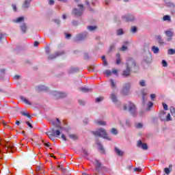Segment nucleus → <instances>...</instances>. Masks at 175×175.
I'll return each mask as SVG.
<instances>
[{
	"label": "nucleus",
	"mask_w": 175,
	"mask_h": 175,
	"mask_svg": "<svg viewBox=\"0 0 175 175\" xmlns=\"http://www.w3.org/2000/svg\"><path fill=\"white\" fill-rule=\"evenodd\" d=\"M92 133L94 136L103 137V139H105L106 140H108V142H111V138L107 136V132H106V129L104 128L97 129L96 131H92Z\"/></svg>",
	"instance_id": "1"
},
{
	"label": "nucleus",
	"mask_w": 175,
	"mask_h": 175,
	"mask_svg": "<svg viewBox=\"0 0 175 175\" xmlns=\"http://www.w3.org/2000/svg\"><path fill=\"white\" fill-rule=\"evenodd\" d=\"M77 6L79 9L75 8L72 10V13L77 17H80V16H83V13H84V5H83V4H78Z\"/></svg>",
	"instance_id": "2"
},
{
	"label": "nucleus",
	"mask_w": 175,
	"mask_h": 175,
	"mask_svg": "<svg viewBox=\"0 0 175 175\" xmlns=\"http://www.w3.org/2000/svg\"><path fill=\"white\" fill-rule=\"evenodd\" d=\"M126 65L128 69L132 70V69H135V68H136V62H135V59L133 58L129 57L126 59Z\"/></svg>",
	"instance_id": "3"
},
{
	"label": "nucleus",
	"mask_w": 175,
	"mask_h": 175,
	"mask_svg": "<svg viewBox=\"0 0 175 175\" xmlns=\"http://www.w3.org/2000/svg\"><path fill=\"white\" fill-rule=\"evenodd\" d=\"M122 18L124 21L126 23H132L133 21H136V17L133 14H126L122 16Z\"/></svg>",
	"instance_id": "4"
},
{
	"label": "nucleus",
	"mask_w": 175,
	"mask_h": 175,
	"mask_svg": "<svg viewBox=\"0 0 175 175\" xmlns=\"http://www.w3.org/2000/svg\"><path fill=\"white\" fill-rule=\"evenodd\" d=\"M129 112L131 116H133V117H136V105H135L132 102H129Z\"/></svg>",
	"instance_id": "5"
},
{
	"label": "nucleus",
	"mask_w": 175,
	"mask_h": 175,
	"mask_svg": "<svg viewBox=\"0 0 175 175\" xmlns=\"http://www.w3.org/2000/svg\"><path fill=\"white\" fill-rule=\"evenodd\" d=\"M88 35V33L86 31L77 34L73 40L74 42H81L82 40H84L85 38H87Z\"/></svg>",
	"instance_id": "6"
},
{
	"label": "nucleus",
	"mask_w": 175,
	"mask_h": 175,
	"mask_svg": "<svg viewBox=\"0 0 175 175\" xmlns=\"http://www.w3.org/2000/svg\"><path fill=\"white\" fill-rule=\"evenodd\" d=\"M105 166L102 165V163H100V161L98 159H95V170L96 172H98V173H100V171L102 169H105Z\"/></svg>",
	"instance_id": "7"
},
{
	"label": "nucleus",
	"mask_w": 175,
	"mask_h": 175,
	"mask_svg": "<svg viewBox=\"0 0 175 175\" xmlns=\"http://www.w3.org/2000/svg\"><path fill=\"white\" fill-rule=\"evenodd\" d=\"M129 90H131V83H125L122 90V95H128L129 94Z\"/></svg>",
	"instance_id": "8"
},
{
	"label": "nucleus",
	"mask_w": 175,
	"mask_h": 175,
	"mask_svg": "<svg viewBox=\"0 0 175 175\" xmlns=\"http://www.w3.org/2000/svg\"><path fill=\"white\" fill-rule=\"evenodd\" d=\"M51 94L55 98V99H59L60 98H65V96H66V94L61 92L54 91V92H52Z\"/></svg>",
	"instance_id": "9"
},
{
	"label": "nucleus",
	"mask_w": 175,
	"mask_h": 175,
	"mask_svg": "<svg viewBox=\"0 0 175 175\" xmlns=\"http://www.w3.org/2000/svg\"><path fill=\"white\" fill-rule=\"evenodd\" d=\"M5 149L7 152H14V151H16V146L12 143H8L7 146H5Z\"/></svg>",
	"instance_id": "10"
},
{
	"label": "nucleus",
	"mask_w": 175,
	"mask_h": 175,
	"mask_svg": "<svg viewBox=\"0 0 175 175\" xmlns=\"http://www.w3.org/2000/svg\"><path fill=\"white\" fill-rule=\"evenodd\" d=\"M164 33L168 38L167 39V42H170V40H172V39H173V36H174V32L171 30H166L164 31Z\"/></svg>",
	"instance_id": "11"
},
{
	"label": "nucleus",
	"mask_w": 175,
	"mask_h": 175,
	"mask_svg": "<svg viewBox=\"0 0 175 175\" xmlns=\"http://www.w3.org/2000/svg\"><path fill=\"white\" fill-rule=\"evenodd\" d=\"M64 54V51H57L54 54H51L48 57V59H54L57 58V57H59V55H62Z\"/></svg>",
	"instance_id": "12"
},
{
	"label": "nucleus",
	"mask_w": 175,
	"mask_h": 175,
	"mask_svg": "<svg viewBox=\"0 0 175 175\" xmlns=\"http://www.w3.org/2000/svg\"><path fill=\"white\" fill-rule=\"evenodd\" d=\"M137 147L139 148H142V150H148V146L147 145V144L144 143L143 144V142H142V140H139L137 144Z\"/></svg>",
	"instance_id": "13"
},
{
	"label": "nucleus",
	"mask_w": 175,
	"mask_h": 175,
	"mask_svg": "<svg viewBox=\"0 0 175 175\" xmlns=\"http://www.w3.org/2000/svg\"><path fill=\"white\" fill-rule=\"evenodd\" d=\"M96 144L99 151H100L102 152V154H105V148H103V145H102V142H100V141L97 139L96 141Z\"/></svg>",
	"instance_id": "14"
},
{
	"label": "nucleus",
	"mask_w": 175,
	"mask_h": 175,
	"mask_svg": "<svg viewBox=\"0 0 175 175\" xmlns=\"http://www.w3.org/2000/svg\"><path fill=\"white\" fill-rule=\"evenodd\" d=\"M131 70H132L126 67V69L122 71V76L123 77H129L131 76Z\"/></svg>",
	"instance_id": "15"
},
{
	"label": "nucleus",
	"mask_w": 175,
	"mask_h": 175,
	"mask_svg": "<svg viewBox=\"0 0 175 175\" xmlns=\"http://www.w3.org/2000/svg\"><path fill=\"white\" fill-rule=\"evenodd\" d=\"M31 2H32V0H25L22 5L23 9H28L29 5H31Z\"/></svg>",
	"instance_id": "16"
},
{
	"label": "nucleus",
	"mask_w": 175,
	"mask_h": 175,
	"mask_svg": "<svg viewBox=\"0 0 175 175\" xmlns=\"http://www.w3.org/2000/svg\"><path fill=\"white\" fill-rule=\"evenodd\" d=\"M114 151L118 157H123L124 156V151L120 150L117 146L114 147Z\"/></svg>",
	"instance_id": "17"
},
{
	"label": "nucleus",
	"mask_w": 175,
	"mask_h": 175,
	"mask_svg": "<svg viewBox=\"0 0 175 175\" xmlns=\"http://www.w3.org/2000/svg\"><path fill=\"white\" fill-rule=\"evenodd\" d=\"M77 72H79V68L71 67L68 70V75L77 73Z\"/></svg>",
	"instance_id": "18"
},
{
	"label": "nucleus",
	"mask_w": 175,
	"mask_h": 175,
	"mask_svg": "<svg viewBox=\"0 0 175 175\" xmlns=\"http://www.w3.org/2000/svg\"><path fill=\"white\" fill-rule=\"evenodd\" d=\"M110 99L112 100V102L113 103H117V102H118V99L117 98V96L114 93H112L111 94Z\"/></svg>",
	"instance_id": "19"
},
{
	"label": "nucleus",
	"mask_w": 175,
	"mask_h": 175,
	"mask_svg": "<svg viewBox=\"0 0 175 175\" xmlns=\"http://www.w3.org/2000/svg\"><path fill=\"white\" fill-rule=\"evenodd\" d=\"M21 31L23 32V33H26L27 24H25V23H23L21 25Z\"/></svg>",
	"instance_id": "20"
},
{
	"label": "nucleus",
	"mask_w": 175,
	"mask_h": 175,
	"mask_svg": "<svg viewBox=\"0 0 175 175\" xmlns=\"http://www.w3.org/2000/svg\"><path fill=\"white\" fill-rule=\"evenodd\" d=\"M21 100H22V102H24V103H25L26 105H29V106L32 105V103L24 96H21Z\"/></svg>",
	"instance_id": "21"
},
{
	"label": "nucleus",
	"mask_w": 175,
	"mask_h": 175,
	"mask_svg": "<svg viewBox=\"0 0 175 175\" xmlns=\"http://www.w3.org/2000/svg\"><path fill=\"white\" fill-rule=\"evenodd\" d=\"M141 94L142 95V104L146 105V102L147 100L146 96H147V93H146L144 91H142Z\"/></svg>",
	"instance_id": "22"
},
{
	"label": "nucleus",
	"mask_w": 175,
	"mask_h": 175,
	"mask_svg": "<svg viewBox=\"0 0 175 175\" xmlns=\"http://www.w3.org/2000/svg\"><path fill=\"white\" fill-rule=\"evenodd\" d=\"M79 91H81L82 92H90V91H92V89L86 87H81L79 88Z\"/></svg>",
	"instance_id": "23"
},
{
	"label": "nucleus",
	"mask_w": 175,
	"mask_h": 175,
	"mask_svg": "<svg viewBox=\"0 0 175 175\" xmlns=\"http://www.w3.org/2000/svg\"><path fill=\"white\" fill-rule=\"evenodd\" d=\"M157 40L158 41L159 44H163V43H165V41L163 40V39H162L161 35L157 36Z\"/></svg>",
	"instance_id": "24"
},
{
	"label": "nucleus",
	"mask_w": 175,
	"mask_h": 175,
	"mask_svg": "<svg viewBox=\"0 0 175 175\" xmlns=\"http://www.w3.org/2000/svg\"><path fill=\"white\" fill-rule=\"evenodd\" d=\"M52 131L53 132V137H58L59 135H61V131L59 130H54V129H52Z\"/></svg>",
	"instance_id": "25"
},
{
	"label": "nucleus",
	"mask_w": 175,
	"mask_h": 175,
	"mask_svg": "<svg viewBox=\"0 0 175 175\" xmlns=\"http://www.w3.org/2000/svg\"><path fill=\"white\" fill-rule=\"evenodd\" d=\"M95 124H96V125H100L103 126H106L107 125L106 122L102 120H95Z\"/></svg>",
	"instance_id": "26"
},
{
	"label": "nucleus",
	"mask_w": 175,
	"mask_h": 175,
	"mask_svg": "<svg viewBox=\"0 0 175 175\" xmlns=\"http://www.w3.org/2000/svg\"><path fill=\"white\" fill-rule=\"evenodd\" d=\"M38 91H49V88L45 85H39L38 86Z\"/></svg>",
	"instance_id": "27"
},
{
	"label": "nucleus",
	"mask_w": 175,
	"mask_h": 175,
	"mask_svg": "<svg viewBox=\"0 0 175 175\" xmlns=\"http://www.w3.org/2000/svg\"><path fill=\"white\" fill-rule=\"evenodd\" d=\"M165 114H166V112H165L164 111H161L159 113V118L161 120V121H165Z\"/></svg>",
	"instance_id": "28"
},
{
	"label": "nucleus",
	"mask_w": 175,
	"mask_h": 175,
	"mask_svg": "<svg viewBox=\"0 0 175 175\" xmlns=\"http://www.w3.org/2000/svg\"><path fill=\"white\" fill-rule=\"evenodd\" d=\"M46 135H47V136H49V139H51V140H54L53 129H51V131H47L46 133Z\"/></svg>",
	"instance_id": "29"
},
{
	"label": "nucleus",
	"mask_w": 175,
	"mask_h": 175,
	"mask_svg": "<svg viewBox=\"0 0 175 175\" xmlns=\"http://www.w3.org/2000/svg\"><path fill=\"white\" fill-rule=\"evenodd\" d=\"M24 19H25L24 16H20L16 19H14L13 21L14 23H23V21H24Z\"/></svg>",
	"instance_id": "30"
},
{
	"label": "nucleus",
	"mask_w": 175,
	"mask_h": 175,
	"mask_svg": "<svg viewBox=\"0 0 175 175\" xmlns=\"http://www.w3.org/2000/svg\"><path fill=\"white\" fill-rule=\"evenodd\" d=\"M152 51L154 53V54H158V53H159V48L156 46H152Z\"/></svg>",
	"instance_id": "31"
},
{
	"label": "nucleus",
	"mask_w": 175,
	"mask_h": 175,
	"mask_svg": "<svg viewBox=\"0 0 175 175\" xmlns=\"http://www.w3.org/2000/svg\"><path fill=\"white\" fill-rule=\"evenodd\" d=\"M163 21H168V23L172 22V18L170 15H165L163 18Z\"/></svg>",
	"instance_id": "32"
},
{
	"label": "nucleus",
	"mask_w": 175,
	"mask_h": 175,
	"mask_svg": "<svg viewBox=\"0 0 175 175\" xmlns=\"http://www.w3.org/2000/svg\"><path fill=\"white\" fill-rule=\"evenodd\" d=\"M120 53L116 54V65H120L121 64V59L120 58Z\"/></svg>",
	"instance_id": "33"
},
{
	"label": "nucleus",
	"mask_w": 175,
	"mask_h": 175,
	"mask_svg": "<svg viewBox=\"0 0 175 175\" xmlns=\"http://www.w3.org/2000/svg\"><path fill=\"white\" fill-rule=\"evenodd\" d=\"M56 121H57V122H58V124H56L55 122H53V124L55 125V126H56V128H61V121L59 120V119L56 118Z\"/></svg>",
	"instance_id": "34"
},
{
	"label": "nucleus",
	"mask_w": 175,
	"mask_h": 175,
	"mask_svg": "<svg viewBox=\"0 0 175 175\" xmlns=\"http://www.w3.org/2000/svg\"><path fill=\"white\" fill-rule=\"evenodd\" d=\"M58 168L62 170V172L64 173V174H66V169L64 167L63 165H59Z\"/></svg>",
	"instance_id": "35"
},
{
	"label": "nucleus",
	"mask_w": 175,
	"mask_h": 175,
	"mask_svg": "<svg viewBox=\"0 0 175 175\" xmlns=\"http://www.w3.org/2000/svg\"><path fill=\"white\" fill-rule=\"evenodd\" d=\"M110 132L115 136L118 135V130H117L116 128H112Z\"/></svg>",
	"instance_id": "36"
},
{
	"label": "nucleus",
	"mask_w": 175,
	"mask_h": 175,
	"mask_svg": "<svg viewBox=\"0 0 175 175\" xmlns=\"http://www.w3.org/2000/svg\"><path fill=\"white\" fill-rule=\"evenodd\" d=\"M116 35L118 36H121V35H124V30L122 29H119L116 31Z\"/></svg>",
	"instance_id": "37"
},
{
	"label": "nucleus",
	"mask_w": 175,
	"mask_h": 175,
	"mask_svg": "<svg viewBox=\"0 0 175 175\" xmlns=\"http://www.w3.org/2000/svg\"><path fill=\"white\" fill-rule=\"evenodd\" d=\"M21 114H22V116H24L25 117H27V118H32V116H31V115H29V113L27 112L21 111Z\"/></svg>",
	"instance_id": "38"
},
{
	"label": "nucleus",
	"mask_w": 175,
	"mask_h": 175,
	"mask_svg": "<svg viewBox=\"0 0 175 175\" xmlns=\"http://www.w3.org/2000/svg\"><path fill=\"white\" fill-rule=\"evenodd\" d=\"M31 122H33L32 119H31V118L29 119V121H26L27 125L29 128L32 129V128H33V126L32 125V124H31Z\"/></svg>",
	"instance_id": "39"
},
{
	"label": "nucleus",
	"mask_w": 175,
	"mask_h": 175,
	"mask_svg": "<svg viewBox=\"0 0 175 175\" xmlns=\"http://www.w3.org/2000/svg\"><path fill=\"white\" fill-rule=\"evenodd\" d=\"M70 139H72V140H77L78 137L77 135L75 134H70L69 135Z\"/></svg>",
	"instance_id": "40"
},
{
	"label": "nucleus",
	"mask_w": 175,
	"mask_h": 175,
	"mask_svg": "<svg viewBox=\"0 0 175 175\" xmlns=\"http://www.w3.org/2000/svg\"><path fill=\"white\" fill-rule=\"evenodd\" d=\"M82 151L84 158H87V157H88V152L87 151V149H84L83 148H82Z\"/></svg>",
	"instance_id": "41"
},
{
	"label": "nucleus",
	"mask_w": 175,
	"mask_h": 175,
	"mask_svg": "<svg viewBox=\"0 0 175 175\" xmlns=\"http://www.w3.org/2000/svg\"><path fill=\"white\" fill-rule=\"evenodd\" d=\"M105 73L107 77H109V76H111V75H113L112 72L110 70H106L105 71Z\"/></svg>",
	"instance_id": "42"
},
{
	"label": "nucleus",
	"mask_w": 175,
	"mask_h": 175,
	"mask_svg": "<svg viewBox=\"0 0 175 175\" xmlns=\"http://www.w3.org/2000/svg\"><path fill=\"white\" fill-rule=\"evenodd\" d=\"M131 31L132 32V33H136V32H137V27L136 26L132 27L131 29Z\"/></svg>",
	"instance_id": "43"
},
{
	"label": "nucleus",
	"mask_w": 175,
	"mask_h": 175,
	"mask_svg": "<svg viewBox=\"0 0 175 175\" xmlns=\"http://www.w3.org/2000/svg\"><path fill=\"white\" fill-rule=\"evenodd\" d=\"M88 29L90 31H95V29H96V26H88Z\"/></svg>",
	"instance_id": "44"
},
{
	"label": "nucleus",
	"mask_w": 175,
	"mask_h": 175,
	"mask_svg": "<svg viewBox=\"0 0 175 175\" xmlns=\"http://www.w3.org/2000/svg\"><path fill=\"white\" fill-rule=\"evenodd\" d=\"M170 112L172 116L175 118V108L174 107H170Z\"/></svg>",
	"instance_id": "45"
},
{
	"label": "nucleus",
	"mask_w": 175,
	"mask_h": 175,
	"mask_svg": "<svg viewBox=\"0 0 175 175\" xmlns=\"http://www.w3.org/2000/svg\"><path fill=\"white\" fill-rule=\"evenodd\" d=\"M139 85L141 87H146V81L145 80H141L139 81Z\"/></svg>",
	"instance_id": "46"
},
{
	"label": "nucleus",
	"mask_w": 175,
	"mask_h": 175,
	"mask_svg": "<svg viewBox=\"0 0 175 175\" xmlns=\"http://www.w3.org/2000/svg\"><path fill=\"white\" fill-rule=\"evenodd\" d=\"M161 65L164 67L166 68V66H167V62H166V60L163 59L161 62Z\"/></svg>",
	"instance_id": "47"
},
{
	"label": "nucleus",
	"mask_w": 175,
	"mask_h": 175,
	"mask_svg": "<svg viewBox=\"0 0 175 175\" xmlns=\"http://www.w3.org/2000/svg\"><path fill=\"white\" fill-rule=\"evenodd\" d=\"M164 172H165V174H167V175L170 174V169L169 167H165L164 169Z\"/></svg>",
	"instance_id": "48"
},
{
	"label": "nucleus",
	"mask_w": 175,
	"mask_h": 175,
	"mask_svg": "<svg viewBox=\"0 0 175 175\" xmlns=\"http://www.w3.org/2000/svg\"><path fill=\"white\" fill-rule=\"evenodd\" d=\"M103 100V97H98L96 98V103H99Z\"/></svg>",
	"instance_id": "49"
},
{
	"label": "nucleus",
	"mask_w": 175,
	"mask_h": 175,
	"mask_svg": "<svg viewBox=\"0 0 175 175\" xmlns=\"http://www.w3.org/2000/svg\"><path fill=\"white\" fill-rule=\"evenodd\" d=\"M154 106V103L151 101H149L148 104V110H149L150 109H151V107Z\"/></svg>",
	"instance_id": "50"
},
{
	"label": "nucleus",
	"mask_w": 175,
	"mask_h": 175,
	"mask_svg": "<svg viewBox=\"0 0 175 175\" xmlns=\"http://www.w3.org/2000/svg\"><path fill=\"white\" fill-rule=\"evenodd\" d=\"M116 47V45L114 44H111L110 46H109V53H111V51H113V49H114Z\"/></svg>",
	"instance_id": "51"
},
{
	"label": "nucleus",
	"mask_w": 175,
	"mask_h": 175,
	"mask_svg": "<svg viewBox=\"0 0 175 175\" xmlns=\"http://www.w3.org/2000/svg\"><path fill=\"white\" fill-rule=\"evenodd\" d=\"M165 121H172V116L170 113H168L166 116Z\"/></svg>",
	"instance_id": "52"
},
{
	"label": "nucleus",
	"mask_w": 175,
	"mask_h": 175,
	"mask_svg": "<svg viewBox=\"0 0 175 175\" xmlns=\"http://www.w3.org/2000/svg\"><path fill=\"white\" fill-rule=\"evenodd\" d=\"M165 5L172 8V6H174V4L171 2H165Z\"/></svg>",
	"instance_id": "53"
},
{
	"label": "nucleus",
	"mask_w": 175,
	"mask_h": 175,
	"mask_svg": "<svg viewBox=\"0 0 175 175\" xmlns=\"http://www.w3.org/2000/svg\"><path fill=\"white\" fill-rule=\"evenodd\" d=\"M109 82L111 83V85L113 88H114L116 87V83H114V80L113 79H110Z\"/></svg>",
	"instance_id": "54"
},
{
	"label": "nucleus",
	"mask_w": 175,
	"mask_h": 175,
	"mask_svg": "<svg viewBox=\"0 0 175 175\" xmlns=\"http://www.w3.org/2000/svg\"><path fill=\"white\" fill-rule=\"evenodd\" d=\"M163 107L164 110H169V107L167 106V104L163 103Z\"/></svg>",
	"instance_id": "55"
},
{
	"label": "nucleus",
	"mask_w": 175,
	"mask_h": 175,
	"mask_svg": "<svg viewBox=\"0 0 175 175\" xmlns=\"http://www.w3.org/2000/svg\"><path fill=\"white\" fill-rule=\"evenodd\" d=\"M78 103L79 105H81V106H84V105H85V103L83 100H79Z\"/></svg>",
	"instance_id": "56"
},
{
	"label": "nucleus",
	"mask_w": 175,
	"mask_h": 175,
	"mask_svg": "<svg viewBox=\"0 0 175 175\" xmlns=\"http://www.w3.org/2000/svg\"><path fill=\"white\" fill-rule=\"evenodd\" d=\"M12 7L14 12H17V5H16V4H12Z\"/></svg>",
	"instance_id": "57"
},
{
	"label": "nucleus",
	"mask_w": 175,
	"mask_h": 175,
	"mask_svg": "<svg viewBox=\"0 0 175 175\" xmlns=\"http://www.w3.org/2000/svg\"><path fill=\"white\" fill-rule=\"evenodd\" d=\"M53 21L54 23H55V24H57V25H59V24H61V21H59V19H54Z\"/></svg>",
	"instance_id": "58"
},
{
	"label": "nucleus",
	"mask_w": 175,
	"mask_h": 175,
	"mask_svg": "<svg viewBox=\"0 0 175 175\" xmlns=\"http://www.w3.org/2000/svg\"><path fill=\"white\" fill-rule=\"evenodd\" d=\"M125 124H126V126H131V120H126Z\"/></svg>",
	"instance_id": "59"
},
{
	"label": "nucleus",
	"mask_w": 175,
	"mask_h": 175,
	"mask_svg": "<svg viewBox=\"0 0 175 175\" xmlns=\"http://www.w3.org/2000/svg\"><path fill=\"white\" fill-rule=\"evenodd\" d=\"M136 128H137L138 129L140 128H143V124L142 123H138L136 124Z\"/></svg>",
	"instance_id": "60"
},
{
	"label": "nucleus",
	"mask_w": 175,
	"mask_h": 175,
	"mask_svg": "<svg viewBox=\"0 0 175 175\" xmlns=\"http://www.w3.org/2000/svg\"><path fill=\"white\" fill-rule=\"evenodd\" d=\"M84 59H90V55H88V53H84Z\"/></svg>",
	"instance_id": "61"
},
{
	"label": "nucleus",
	"mask_w": 175,
	"mask_h": 175,
	"mask_svg": "<svg viewBox=\"0 0 175 175\" xmlns=\"http://www.w3.org/2000/svg\"><path fill=\"white\" fill-rule=\"evenodd\" d=\"M155 96H157L155 95V94H150V99H151L152 100H154V99H155Z\"/></svg>",
	"instance_id": "62"
},
{
	"label": "nucleus",
	"mask_w": 175,
	"mask_h": 175,
	"mask_svg": "<svg viewBox=\"0 0 175 175\" xmlns=\"http://www.w3.org/2000/svg\"><path fill=\"white\" fill-rule=\"evenodd\" d=\"M134 172H142V168L135 167V168H134Z\"/></svg>",
	"instance_id": "63"
},
{
	"label": "nucleus",
	"mask_w": 175,
	"mask_h": 175,
	"mask_svg": "<svg viewBox=\"0 0 175 175\" xmlns=\"http://www.w3.org/2000/svg\"><path fill=\"white\" fill-rule=\"evenodd\" d=\"M72 24L74 25H79V21H72Z\"/></svg>",
	"instance_id": "64"
}]
</instances>
